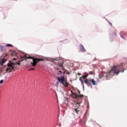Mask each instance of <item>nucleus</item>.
Here are the masks:
<instances>
[{"instance_id":"nucleus-1","label":"nucleus","mask_w":127,"mask_h":127,"mask_svg":"<svg viewBox=\"0 0 127 127\" xmlns=\"http://www.w3.org/2000/svg\"><path fill=\"white\" fill-rule=\"evenodd\" d=\"M125 63H121L119 65L117 66H113L111 68V70L108 72V75L114 76V75H119V73L121 71V70H123L122 72H124V67H125Z\"/></svg>"},{"instance_id":"nucleus-2","label":"nucleus","mask_w":127,"mask_h":127,"mask_svg":"<svg viewBox=\"0 0 127 127\" xmlns=\"http://www.w3.org/2000/svg\"><path fill=\"white\" fill-rule=\"evenodd\" d=\"M24 60H26V59H32V62H31V65L33 66L34 67H35L37 65V63L39 62V61H42V59H36L34 58H32L30 57L29 55L27 54H25L24 57Z\"/></svg>"},{"instance_id":"nucleus-3","label":"nucleus","mask_w":127,"mask_h":127,"mask_svg":"<svg viewBox=\"0 0 127 127\" xmlns=\"http://www.w3.org/2000/svg\"><path fill=\"white\" fill-rule=\"evenodd\" d=\"M15 65H20V64L19 62L16 63L10 62L8 64V67L7 68L6 71L8 73H10L12 71H14V68L15 67Z\"/></svg>"},{"instance_id":"nucleus-4","label":"nucleus","mask_w":127,"mask_h":127,"mask_svg":"<svg viewBox=\"0 0 127 127\" xmlns=\"http://www.w3.org/2000/svg\"><path fill=\"white\" fill-rule=\"evenodd\" d=\"M57 79L59 81V82L61 83V84L63 85L66 88L70 86V84H69V83L67 82V80L65 79V77L64 76H63L62 77H57Z\"/></svg>"},{"instance_id":"nucleus-5","label":"nucleus","mask_w":127,"mask_h":127,"mask_svg":"<svg viewBox=\"0 0 127 127\" xmlns=\"http://www.w3.org/2000/svg\"><path fill=\"white\" fill-rule=\"evenodd\" d=\"M84 83L87 84L88 87H90L91 86V82L93 85V86H95V85H97V83H96V81L94 80V79H85L84 80Z\"/></svg>"},{"instance_id":"nucleus-6","label":"nucleus","mask_w":127,"mask_h":127,"mask_svg":"<svg viewBox=\"0 0 127 127\" xmlns=\"http://www.w3.org/2000/svg\"><path fill=\"white\" fill-rule=\"evenodd\" d=\"M78 93L79 95L77 93H73V95L74 96L75 99H78V98H83V97H84V95L80 94V90H78Z\"/></svg>"},{"instance_id":"nucleus-7","label":"nucleus","mask_w":127,"mask_h":127,"mask_svg":"<svg viewBox=\"0 0 127 127\" xmlns=\"http://www.w3.org/2000/svg\"><path fill=\"white\" fill-rule=\"evenodd\" d=\"M5 62V60L4 59L2 58L0 59V68H1L3 65V64Z\"/></svg>"},{"instance_id":"nucleus-8","label":"nucleus","mask_w":127,"mask_h":127,"mask_svg":"<svg viewBox=\"0 0 127 127\" xmlns=\"http://www.w3.org/2000/svg\"><path fill=\"white\" fill-rule=\"evenodd\" d=\"M79 49L82 52H85L86 51V49H85V48H84V46L82 44L80 45Z\"/></svg>"},{"instance_id":"nucleus-9","label":"nucleus","mask_w":127,"mask_h":127,"mask_svg":"<svg viewBox=\"0 0 127 127\" xmlns=\"http://www.w3.org/2000/svg\"><path fill=\"white\" fill-rule=\"evenodd\" d=\"M83 79H85V80L87 79V76L83 75L82 77H80L79 78L80 81L81 82V84L83 85L84 84V82H83Z\"/></svg>"},{"instance_id":"nucleus-10","label":"nucleus","mask_w":127,"mask_h":127,"mask_svg":"<svg viewBox=\"0 0 127 127\" xmlns=\"http://www.w3.org/2000/svg\"><path fill=\"white\" fill-rule=\"evenodd\" d=\"M58 64L60 67H61V68H62V70L64 71V70L65 69H64V66H63V61L59 62L58 63Z\"/></svg>"},{"instance_id":"nucleus-11","label":"nucleus","mask_w":127,"mask_h":127,"mask_svg":"<svg viewBox=\"0 0 127 127\" xmlns=\"http://www.w3.org/2000/svg\"><path fill=\"white\" fill-rule=\"evenodd\" d=\"M0 51H3L4 50V48L2 46H0Z\"/></svg>"},{"instance_id":"nucleus-12","label":"nucleus","mask_w":127,"mask_h":127,"mask_svg":"<svg viewBox=\"0 0 127 127\" xmlns=\"http://www.w3.org/2000/svg\"><path fill=\"white\" fill-rule=\"evenodd\" d=\"M11 56H15V55H16V54L14 52H12L11 53Z\"/></svg>"},{"instance_id":"nucleus-13","label":"nucleus","mask_w":127,"mask_h":127,"mask_svg":"<svg viewBox=\"0 0 127 127\" xmlns=\"http://www.w3.org/2000/svg\"><path fill=\"white\" fill-rule=\"evenodd\" d=\"M79 108H77V109H75V110H74V111H75V112H76V113H77V114H79L78 113H79Z\"/></svg>"},{"instance_id":"nucleus-14","label":"nucleus","mask_w":127,"mask_h":127,"mask_svg":"<svg viewBox=\"0 0 127 127\" xmlns=\"http://www.w3.org/2000/svg\"><path fill=\"white\" fill-rule=\"evenodd\" d=\"M6 46H7V47H12V45L11 44H7V45H6Z\"/></svg>"},{"instance_id":"nucleus-15","label":"nucleus","mask_w":127,"mask_h":127,"mask_svg":"<svg viewBox=\"0 0 127 127\" xmlns=\"http://www.w3.org/2000/svg\"><path fill=\"white\" fill-rule=\"evenodd\" d=\"M93 71H90V72L88 73V74H89V75H93Z\"/></svg>"},{"instance_id":"nucleus-16","label":"nucleus","mask_w":127,"mask_h":127,"mask_svg":"<svg viewBox=\"0 0 127 127\" xmlns=\"http://www.w3.org/2000/svg\"><path fill=\"white\" fill-rule=\"evenodd\" d=\"M29 70L30 71H31V70H35V68H30Z\"/></svg>"},{"instance_id":"nucleus-17","label":"nucleus","mask_w":127,"mask_h":127,"mask_svg":"<svg viewBox=\"0 0 127 127\" xmlns=\"http://www.w3.org/2000/svg\"><path fill=\"white\" fill-rule=\"evenodd\" d=\"M2 83H3V80H0V84H2Z\"/></svg>"},{"instance_id":"nucleus-18","label":"nucleus","mask_w":127,"mask_h":127,"mask_svg":"<svg viewBox=\"0 0 127 127\" xmlns=\"http://www.w3.org/2000/svg\"><path fill=\"white\" fill-rule=\"evenodd\" d=\"M84 76H86V77H87L88 76H89V74L88 73H86V74L85 75H84Z\"/></svg>"},{"instance_id":"nucleus-19","label":"nucleus","mask_w":127,"mask_h":127,"mask_svg":"<svg viewBox=\"0 0 127 127\" xmlns=\"http://www.w3.org/2000/svg\"><path fill=\"white\" fill-rule=\"evenodd\" d=\"M6 56H8V55H7V54H5V58H6Z\"/></svg>"},{"instance_id":"nucleus-20","label":"nucleus","mask_w":127,"mask_h":127,"mask_svg":"<svg viewBox=\"0 0 127 127\" xmlns=\"http://www.w3.org/2000/svg\"><path fill=\"white\" fill-rule=\"evenodd\" d=\"M13 60H16V58H13Z\"/></svg>"},{"instance_id":"nucleus-21","label":"nucleus","mask_w":127,"mask_h":127,"mask_svg":"<svg viewBox=\"0 0 127 127\" xmlns=\"http://www.w3.org/2000/svg\"><path fill=\"white\" fill-rule=\"evenodd\" d=\"M76 104H77V105H80V103L77 102Z\"/></svg>"},{"instance_id":"nucleus-22","label":"nucleus","mask_w":127,"mask_h":127,"mask_svg":"<svg viewBox=\"0 0 127 127\" xmlns=\"http://www.w3.org/2000/svg\"><path fill=\"white\" fill-rule=\"evenodd\" d=\"M110 23V25H113V24H112V23Z\"/></svg>"},{"instance_id":"nucleus-23","label":"nucleus","mask_w":127,"mask_h":127,"mask_svg":"<svg viewBox=\"0 0 127 127\" xmlns=\"http://www.w3.org/2000/svg\"><path fill=\"white\" fill-rule=\"evenodd\" d=\"M122 36V38H125L124 37V36Z\"/></svg>"}]
</instances>
